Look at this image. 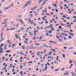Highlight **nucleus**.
Returning <instances> with one entry per match:
<instances>
[{
	"label": "nucleus",
	"instance_id": "f257e3e1",
	"mask_svg": "<svg viewBox=\"0 0 76 76\" xmlns=\"http://www.w3.org/2000/svg\"><path fill=\"white\" fill-rule=\"evenodd\" d=\"M43 47H47V48H48V46L46 44H43L42 45Z\"/></svg>",
	"mask_w": 76,
	"mask_h": 76
},
{
	"label": "nucleus",
	"instance_id": "f03ea898",
	"mask_svg": "<svg viewBox=\"0 0 76 76\" xmlns=\"http://www.w3.org/2000/svg\"><path fill=\"white\" fill-rule=\"evenodd\" d=\"M71 74L73 76H76V74L74 73L73 72H71Z\"/></svg>",
	"mask_w": 76,
	"mask_h": 76
},
{
	"label": "nucleus",
	"instance_id": "7ed1b4c3",
	"mask_svg": "<svg viewBox=\"0 0 76 76\" xmlns=\"http://www.w3.org/2000/svg\"><path fill=\"white\" fill-rule=\"evenodd\" d=\"M69 74V72H65L64 73V75H68Z\"/></svg>",
	"mask_w": 76,
	"mask_h": 76
},
{
	"label": "nucleus",
	"instance_id": "20e7f679",
	"mask_svg": "<svg viewBox=\"0 0 76 76\" xmlns=\"http://www.w3.org/2000/svg\"><path fill=\"white\" fill-rule=\"evenodd\" d=\"M31 3V1H28V2L26 3V4H30Z\"/></svg>",
	"mask_w": 76,
	"mask_h": 76
},
{
	"label": "nucleus",
	"instance_id": "39448f33",
	"mask_svg": "<svg viewBox=\"0 0 76 76\" xmlns=\"http://www.w3.org/2000/svg\"><path fill=\"white\" fill-rule=\"evenodd\" d=\"M32 45H32L30 46V47L31 49H34V48H35V47Z\"/></svg>",
	"mask_w": 76,
	"mask_h": 76
},
{
	"label": "nucleus",
	"instance_id": "423d86ee",
	"mask_svg": "<svg viewBox=\"0 0 76 76\" xmlns=\"http://www.w3.org/2000/svg\"><path fill=\"white\" fill-rule=\"evenodd\" d=\"M40 44L38 43H36L35 44V45L36 46H38V45H39Z\"/></svg>",
	"mask_w": 76,
	"mask_h": 76
},
{
	"label": "nucleus",
	"instance_id": "0eeeda50",
	"mask_svg": "<svg viewBox=\"0 0 76 76\" xmlns=\"http://www.w3.org/2000/svg\"><path fill=\"white\" fill-rule=\"evenodd\" d=\"M69 34L71 35V36H73V35H74V33H69Z\"/></svg>",
	"mask_w": 76,
	"mask_h": 76
},
{
	"label": "nucleus",
	"instance_id": "6e6552de",
	"mask_svg": "<svg viewBox=\"0 0 76 76\" xmlns=\"http://www.w3.org/2000/svg\"><path fill=\"white\" fill-rule=\"evenodd\" d=\"M30 48V47L29 46H28L26 47V49L27 50H29Z\"/></svg>",
	"mask_w": 76,
	"mask_h": 76
},
{
	"label": "nucleus",
	"instance_id": "1a4fd4ad",
	"mask_svg": "<svg viewBox=\"0 0 76 76\" xmlns=\"http://www.w3.org/2000/svg\"><path fill=\"white\" fill-rule=\"evenodd\" d=\"M46 3V2L45 1L41 5V6H43L44 4H45V3Z\"/></svg>",
	"mask_w": 76,
	"mask_h": 76
},
{
	"label": "nucleus",
	"instance_id": "9d476101",
	"mask_svg": "<svg viewBox=\"0 0 76 76\" xmlns=\"http://www.w3.org/2000/svg\"><path fill=\"white\" fill-rule=\"evenodd\" d=\"M15 36L16 38H18V34H15Z\"/></svg>",
	"mask_w": 76,
	"mask_h": 76
},
{
	"label": "nucleus",
	"instance_id": "9b49d317",
	"mask_svg": "<svg viewBox=\"0 0 76 76\" xmlns=\"http://www.w3.org/2000/svg\"><path fill=\"white\" fill-rule=\"evenodd\" d=\"M28 22L30 23L31 22V18H29L28 19Z\"/></svg>",
	"mask_w": 76,
	"mask_h": 76
},
{
	"label": "nucleus",
	"instance_id": "f8f14e48",
	"mask_svg": "<svg viewBox=\"0 0 76 76\" xmlns=\"http://www.w3.org/2000/svg\"><path fill=\"white\" fill-rule=\"evenodd\" d=\"M42 37H40L39 38V39L40 40H42Z\"/></svg>",
	"mask_w": 76,
	"mask_h": 76
},
{
	"label": "nucleus",
	"instance_id": "ddd939ff",
	"mask_svg": "<svg viewBox=\"0 0 76 76\" xmlns=\"http://www.w3.org/2000/svg\"><path fill=\"white\" fill-rule=\"evenodd\" d=\"M58 39L60 41V42H63V41L61 40V39L60 38Z\"/></svg>",
	"mask_w": 76,
	"mask_h": 76
},
{
	"label": "nucleus",
	"instance_id": "4468645a",
	"mask_svg": "<svg viewBox=\"0 0 76 76\" xmlns=\"http://www.w3.org/2000/svg\"><path fill=\"white\" fill-rule=\"evenodd\" d=\"M63 56L64 58H65V54H63Z\"/></svg>",
	"mask_w": 76,
	"mask_h": 76
},
{
	"label": "nucleus",
	"instance_id": "2eb2a0df",
	"mask_svg": "<svg viewBox=\"0 0 76 76\" xmlns=\"http://www.w3.org/2000/svg\"><path fill=\"white\" fill-rule=\"evenodd\" d=\"M53 6H54V7H57V5H56L55 4H54Z\"/></svg>",
	"mask_w": 76,
	"mask_h": 76
},
{
	"label": "nucleus",
	"instance_id": "dca6fc26",
	"mask_svg": "<svg viewBox=\"0 0 76 76\" xmlns=\"http://www.w3.org/2000/svg\"><path fill=\"white\" fill-rule=\"evenodd\" d=\"M69 63H70V64H72V61L71 60H70V61L69 62Z\"/></svg>",
	"mask_w": 76,
	"mask_h": 76
},
{
	"label": "nucleus",
	"instance_id": "f3484780",
	"mask_svg": "<svg viewBox=\"0 0 76 76\" xmlns=\"http://www.w3.org/2000/svg\"><path fill=\"white\" fill-rule=\"evenodd\" d=\"M63 38L64 39V40H66V39H66L65 37H64Z\"/></svg>",
	"mask_w": 76,
	"mask_h": 76
},
{
	"label": "nucleus",
	"instance_id": "a211bd4d",
	"mask_svg": "<svg viewBox=\"0 0 76 76\" xmlns=\"http://www.w3.org/2000/svg\"><path fill=\"white\" fill-rule=\"evenodd\" d=\"M11 51H10V50H8L6 52H7V53H10V52H11Z\"/></svg>",
	"mask_w": 76,
	"mask_h": 76
},
{
	"label": "nucleus",
	"instance_id": "6ab92c4d",
	"mask_svg": "<svg viewBox=\"0 0 76 76\" xmlns=\"http://www.w3.org/2000/svg\"><path fill=\"white\" fill-rule=\"evenodd\" d=\"M73 48H74L73 47L70 48H68V49H69V50H70L71 49H73Z\"/></svg>",
	"mask_w": 76,
	"mask_h": 76
},
{
	"label": "nucleus",
	"instance_id": "aec40b11",
	"mask_svg": "<svg viewBox=\"0 0 76 76\" xmlns=\"http://www.w3.org/2000/svg\"><path fill=\"white\" fill-rule=\"evenodd\" d=\"M33 39H36V36H34L33 38Z\"/></svg>",
	"mask_w": 76,
	"mask_h": 76
},
{
	"label": "nucleus",
	"instance_id": "412c9836",
	"mask_svg": "<svg viewBox=\"0 0 76 76\" xmlns=\"http://www.w3.org/2000/svg\"><path fill=\"white\" fill-rule=\"evenodd\" d=\"M47 66H46L45 68V70H47Z\"/></svg>",
	"mask_w": 76,
	"mask_h": 76
},
{
	"label": "nucleus",
	"instance_id": "4be33fe9",
	"mask_svg": "<svg viewBox=\"0 0 76 76\" xmlns=\"http://www.w3.org/2000/svg\"><path fill=\"white\" fill-rule=\"evenodd\" d=\"M8 20V19H4V22H6V21H7Z\"/></svg>",
	"mask_w": 76,
	"mask_h": 76
},
{
	"label": "nucleus",
	"instance_id": "5701e85b",
	"mask_svg": "<svg viewBox=\"0 0 76 76\" xmlns=\"http://www.w3.org/2000/svg\"><path fill=\"white\" fill-rule=\"evenodd\" d=\"M20 67L21 69H22V68H23V67H22V65H21L20 66Z\"/></svg>",
	"mask_w": 76,
	"mask_h": 76
},
{
	"label": "nucleus",
	"instance_id": "b1692460",
	"mask_svg": "<svg viewBox=\"0 0 76 76\" xmlns=\"http://www.w3.org/2000/svg\"><path fill=\"white\" fill-rule=\"evenodd\" d=\"M56 50L54 49H53V52H56Z\"/></svg>",
	"mask_w": 76,
	"mask_h": 76
},
{
	"label": "nucleus",
	"instance_id": "393cba45",
	"mask_svg": "<svg viewBox=\"0 0 76 76\" xmlns=\"http://www.w3.org/2000/svg\"><path fill=\"white\" fill-rule=\"evenodd\" d=\"M69 39H71L72 38V37L71 36H69Z\"/></svg>",
	"mask_w": 76,
	"mask_h": 76
},
{
	"label": "nucleus",
	"instance_id": "a878e982",
	"mask_svg": "<svg viewBox=\"0 0 76 76\" xmlns=\"http://www.w3.org/2000/svg\"><path fill=\"white\" fill-rule=\"evenodd\" d=\"M64 70V68H63L61 70V71H63Z\"/></svg>",
	"mask_w": 76,
	"mask_h": 76
},
{
	"label": "nucleus",
	"instance_id": "bb28decb",
	"mask_svg": "<svg viewBox=\"0 0 76 76\" xmlns=\"http://www.w3.org/2000/svg\"><path fill=\"white\" fill-rule=\"evenodd\" d=\"M47 64H48V66H50V63H49L47 62Z\"/></svg>",
	"mask_w": 76,
	"mask_h": 76
},
{
	"label": "nucleus",
	"instance_id": "cd10ccee",
	"mask_svg": "<svg viewBox=\"0 0 76 76\" xmlns=\"http://www.w3.org/2000/svg\"><path fill=\"white\" fill-rule=\"evenodd\" d=\"M46 35H47V36H49L50 35L48 34V33H47V34H46Z\"/></svg>",
	"mask_w": 76,
	"mask_h": 76
},
{
	"label": "nucleus",
	"instance_id": "c85d7f7f",
	"mask_svg": "<svg viewBox=\"0 0 76 76\" xmlns=\"http://www.w3.org/2000/svg\"><path fill=\"white\" fill-rule=\"evenodd\" d=\"M15 69H13L12 72H15Z\"/></svg>",
	"mask_w": 76,
	"mask_h": 76
},
{
	"label": "nucleus",
	"instance_id": "c756f323",
	"mask_svg": "<svg viewBox=\"0 0 76 76\" xmlns=\"http://www.w3.org/2000/svg\"><path fill=\"white\" fill-rule=\"evenodd\" d=\"M4 40V38H3L1 40V41H3Z\"/></svg>",
	"mask_w": 76,
	"mask_h": 76
},
{
	"label": "nucleus",
	"instance_id": "7c9ffc66",
	"mask_svg": "<svg viewBox=\"0 0 76 76\" xmlns=\"http://www.w3.org/2000/svg\"><path fill=\"white\" fill-rule=\"evenodd\" d=\"M53 43H54L55 44H57V42H53Z\"/></svg>",
	"mask_w": 76,
	"mask_h": 76
},
{
	"label": "nucleus",
	"instance_id": "2f4dec72",
	"mask_svg": "<svg viewBox=\"0 0 76 76\" xmlns=\"http://www.w3.org/2000/svg\"><path fill=\"white\" fill-rule=\"evenodd\" d=\"M55 10H56V12H58V10H57V9H55Z\"/></svg>",
	"mask_w": 76,
	"mask_h": 76
},
{
	"label": "nucleus",
	"instance_id": "473e14b6",
	"mask_svg": "<svg viewBox=\"0 0 76 76\" xmlns=\"http://www.w3.org/2000/svg\"><path fill=\"white\" fill-rule=\"evenodd\" d=\"M31 25H32V24H34V22H31L30 23Z\"/></svg>",
	"mask_w": 76,
	"mask_h": 76
},
{
	"label": "nucleus",
	"instance_id": "72a5a7b5",
	"mask_svg": "<svg viewBox=\"0 0 76 76\" xmlns=\"http://www.w3.org/2000/svg\"><path fill=\"white\" fill-rule=\"evenodd\" d=\"M27 4H26V5H25L24 6V7H26L27 6Z\"/></svg>",
	"mask_w": 76,
	"mask_h": 76
},
{
	"label": "nucleus",
	"instance_id": "f704fd0d",
	"mask_svg": "<svg viewBox=\"0 0 76 76\" xmlns=\"http://www.w3.org/2000/svg\"><path fill=\"white\" fill-rule=\"evenodd\" d=\"M11 29V30H14V29H15V28H13Z\"/></svg>",
	"mask_w": 76,
	"mask_h": 76
},
{
	"label": "nucleus",
	"instance_id": "c9c22d12",
	"mask_svg": "<svg viewBox=\"0 0 76 76\" xmlns=\"http://www.w3.org/2000/svg\"><path fill=\"white\" fill-rule=\"evenodd\" d=\"M4 51L3 50H0V53H3Z\"/></svg>",
	"mask_w": 76,
	"mask_h": 76
},
{
	"label": "nucleus",
	"instance_id": "e433bc0d",
	"mask_svg": "<svg viewBox=\"0 0 76 76\" xmlns=\"http://www.w3.org/2000/svg\"><path fill=\"white\" fill-rule=\"evenodd\" d=\"M46 51H47V50H45L43 52V53L44 54H45V52H46Z\"/></svg>",
	"mask_w": 76,
	"mask_h": 76
},
{
	"label": "nucleus",
	"instance_id": "4c0bfd02",
	"mask_svg": "<svg viewBox=\"0 0 76 76\" xmlns=\"http://www.w3.org/2000/svg\"><path fill=\"white\" fill-rule=\"evenodd\" d=\"M63 17H64V18H66V16H65V15H63Z\"/></svg>",
	"mask_w": 76,
	"mask_h": 76
},
{
	"label": "nucleus",
	"instance_id": "58836bf2",
	"mask_svg": "<svg viewBox=\"0 0 76 76\" xmlns=\"http://www.w3.org/2000/svg\"><path fill=\"white\" fill-rule=\"evenodd\" d=\"M25 39H26V42H27L28 41V39L26 38Z\"/></svg>",
	"mask_w": 76,
	"mask_h": 76
},
{
	"label": "nucleus",
	"instance_id": "ea45409f",
	"mask_svg": "<svg viewBox=\"0 0 76 76\" xmlns=\"http://www.w3.org/2000/svg\"><path fill=\"white\" fill-rule=\"evenodd\" d=\"M48 21H46L45 22V23H46V24H48Z\"/></svg>",
	"mask_w": 76,
	"mask_h": 76
},
{
	"label": "nucleus",
	"instance_id": "a19ab883",
	"mask_svg": "<svg viewBox=\"0 0 76 76\" xmlns=\"http://www.w3.org/2000/svg\"><path fill=\"white\" fill-rule=\"evenodd\" d=\"M69 31H70V32H73V30H70Z\"/></svg>",
	"mask_w": 76,
	"mask_h": 76
},
{
	"label": "nucleus",
	"instance_id": "79ce46f5",
	"mask_svg": "<svg viewBox=\"0 0 76 76\" xmlns=\"http://www.w3.org/2000/svg\"><path fill=\"white\" fill-rule=\"evenodd\" d=\"M73 54L74 55H76V53L74 52V53H73Z\"/></svg>",
	"mask_w": 76,
	"mask_h": 76
},
{
	"label": "nucleus",
	"instance_id": "37998d69",
	"mask_svg": "<svg viewBox=\"0 0 76 76\" xmlns=\"http://www.w3.org/2000/svg\"><path fill=\"white\" fill-rule=\"evenodd\" d=\"M61 27H62L61 26H59V28H58V29H59V28H61Z\"/></svg>",
	"mask_w": 76,
	"mask_h": 76
},
{
	"label": "nucleus",
	"instance_id": "c03bdc74",
	"mask_svg": "<svg viewBox=\"0 0 76 76\" xmlns=\"http://www.w3.org/2000/svg\"><path fill=\"white\" fill-rule=\"evenodd\" d=\"M35 8H31V10H35Z\"/></svg>",
	"mask_w": 76,
	"mask_h": 76
},
{
	"label": "nucleus",
	"instance_id": "a18cd8bd",
	"mask_svg": "<svg viewBox=\"0 0 76 76\" xmlns=\"http://www.w3.org/2000/svg\"><path fill=\"white\" fill-rule=\"evenodd\" d=\"M20 22H23L22 20V19H20Z\"/></svg>",
	"mask_w": 76,
	"mask_h": 76
},
{
	"label": "nucleus",
	"instance_id": "49530a36",
	"mask_svg": "<svg viewBox=\"0 0 76 76\" xmlns=\"http://www.w3.org/2000/svg\"><path fill=\"white\" fill-rule=\"evenodd\" d=\"M61 34L63 35H65V34L64 33H61Z\"/></svg>",
	"mask_w": 76,
	"mask_h": 76
},
{
	"label": "nucleus",
	"instance_id": "de8ad7c7",
	"mask_svg": "<svg viewBox=\"0 0 76 76\" xmlns=\"http://www.w3.org/2000/svg\"><path fill=\"white\" fill-rule=\"evenodd\" d=\"M19 45H20V46H21V45H22V44H21V43H19Z\"/></svg>",
	"mask_w": 76,
	"mask_h": 76
},
{
	"label": "nucleus",
	"instance_id": "09e8293b",
	"mask_svg": "<svg viewBox=\"0 0 76 76\" xmlns=\"http://www.w3.org/2000/svg\"><path fill=\"white\" fill-rule=\"evenodd\" d=\"M39 70V69L38 68H36V70H37V71H38Z\"/></svg>",
	"mask_w": 76,
	"mask_h": 76
},
{
	"label": "nucleus",
	"instance_id": "8fccbe9b",
	"mask_svg": "<svg viewBox=\"0 0 76 76\" xmlns=\"http://www.w3.org/2000/svg\"><path fill=\"white\" fill-rule=\"evenodd\" d=\"M49 26H53V24H50Z\"/></svg>",
	"mask_w": 76,
	"mask_h": 76
},
{
	"label": "nucleus",
	"instance_id": "3c124183",
	"mask_svg": "<svg viewBox=\"0 0 76 76\" xmlns=\"http://www.w3.org/2000/svg\"><path fill=\"white\" fill-rule=\"evenodd\" d=\"M8 30H11V29L10 28V29H9L7 28V31H8Z\"/></svg>",
	"mask_w": 76,
	"mask_h": 76
},
{
	"label": "nucleus",
	"instance_id": "603ef678",
	"mask_svg": "<svg viewBox=\"0 0 76 76\" xmlns=\"http://www.w3.org/2000/svg\"><path fill=\"white\" fill-rule=\"evenodd\" d=\"M0 11H0V13H2V10H1Z\"/></svg>",
	"mask_w": 76,
	"mask_h": 76
},
{
	"label": "nucleus",
	"instance_id": "864d4df0",
	"mask_svg": "<svg viewBox=\"0 0 76 76\" xmlns=\"http://www.w3.org/2000/svg\"><path fill=\"white\" fill-rule=\"evenodd\" d=\"M41 1H39L38 4H40V3H41Z\"/></svg>",
	"mask_w": 76,
	"mask_h": 76
},
{
	"label": "nucleus",
	"instance_id": "5fc2aeb1",
	"mask_svg": "<svg viewBox=\"0 0 76 76\" xmlns=\"http://www.w3.org/2000/svg\"><path fill=\"white\" fill-rule=\"evenodd\" d=\"M1 45L2 47V46H4V45L3 44H1Z\"/></svg>",
	"mask_w": 76,
	"mask_h": 76
},
{
	"label": "nucleus",
	"instance_id": "6e6d98bb",
	"mask_svg": "<svg viewBox=\"0 0 76 76\" xmlns=\"http://www.w3.org/2000/svg\"><path fill=\"white\" fill-rule=\"evenodd\" d=\"M58 69H56V70H55V71L56 72H57V71H58Z\"/></svg>",
	"mask_w": 76,
	"mask_h": 76
},
{
	"label": "nucleus",
	"instance_id": "4d7b16f0",
	"mask_svg": "<svg viewBox=\"0 0 76 76\" xmlns=\"http://www.w3.org/2000/svg\"><path fill=\"white\" fill-rule=\"evenodd\" d=\"M59 37H61V38H62L63 37V36H62L61 35H59Z\"/></svg>",
	"mask_w": 76,
	"mask_h": 76
},
{
	"label": "nucleus",
	"instance_id": "13d9d810",
	"mask_svg": "<svg viewBox=\"0 0 76 76\" xmlns=\"http://www.w3.org/2000/svg\"><path fill=\"white\" fill-rule=\"evenodd\" d=\"M64 49H67V48H66V47H64Z\"/></svg>",
	"mask_w": 76,
	"mask_h": 76
},
{
	"label": "nucleus",
	"instance_id": "bf43d9fd",
	"mask_svg": "<svg viewBox=\"0 0 76 76\" xmlns=\"http://www.w3.org/2000/svg\"><path fill=\"white\" fill-rule=\"evenodd\" d=\"M51 30H52V31H54V28H52V29H51Z\"/></svg>",
	"mask_w": 76,
	"mask_h": 76
},
{
	"label": "nucleus",
	"instance_id": "052dcab7",
	"mask_svg": "<svg viewBox=\"0 0 76 76\" xmlns=\"http://www.w3.org/2000/svg\"><path fill=\"white\" fill-rule=\"evenodd\" d=\"M2 24H6V22H4V23H2Z\"/></svg>",
	"mask_w": 76,
	"mask_h": 76
},
{
	"label": "nucleus",
	"instance_id": "680f3d73",
	"mask_svg": "<svg viewBox=\"0 0 76 76\" xmlns=\"http://www.w3.org/2000/svg\"><path fill=\"white\" fill-rule=\"evenodd\" d=\"M10 66L11 67H12V64H10Z\"/></svg>",
	"mask_w": 76,
	"mask_h": 76
},
{
	"label": "nucleus",
	"instance_id": "e2e57ef3",
	"mask_svg": "<svg viewBox=\"0 0 76 76\" xmlns=\"http://www.w3.org/2000/svg\"><path fill=\"white\" fill-rule=\"evenodd\" d=\"M15 44H13L12 45V46H13L14 47V46H15Z\"/></svg>",
	"mask_w": 76,
	"mask_h": 76
},
{
	"label": "nucleus",
	"instance_id": "0e129e2a",
	"mask_svg": "<svg viewBox=\"0 0 76 76\" xmlns=\"http://www.w3.org/2000/svg\"><path fill=\"white\" fill-rule=\"evenodd\" d=\"M60 9H63V7H61Z\"/></svg>",
	"mask_w": 76,
	"mask_h": 76
},
{
	"label": "nucleus",
	"instance_id": "69168bd1",
	"mask_svg": "<svg viewBox=\"0 0 76 76\" xmlns=\"http://www.w3.org/2000/svg\"><path fill=\"white\" fill-rule=\"evenodd\" d=\"M14 5L13 4H11V6H13Z\"/></svg>",
	"mask_w": 76,
	"mask_h": 76
},
{
	"label": "nucleus",
	"instance_id": "338daca9",
	"mask_svg": "<svg viewBox=\"0 0 76 76\" xmlns=\"http://www.w3.org/2000/svg\"><path fill=\"white\" fill-rule=\"evenodd\" d=\"M66 23L67 25H69V23L67 22V23Z\"/></svg>",
	"mask_w": 76,
	"mask_h": 76
},
{
	"label": "nucleus",
	"instance_id": "774afa93",
	"mask_svg": "<svg viewBox=\"0 0 76 76\" xmlns=\"http://www.w3.org/2000/svg\"><path fill=\"white\" fill-rule=\"evenodd\" d=\"M73 18H76V17L75 16H74L73 17Z\"/></svg>",
	"mask_w": 76,
	"mask_h": 76
}]
</instances>
